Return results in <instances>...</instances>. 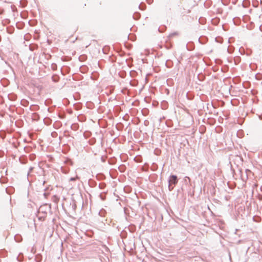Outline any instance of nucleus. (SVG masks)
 <instances>
[{"label": "nucleus", "mask_w": 262, "mask_h": 262, "mask_svg": "<svg viewBox=\"0 0 262 262\" xmlns=\"http://www.w3.org/2000/svg\"><path fill=\"white\" fill-rule=\"evenodd\" d=\"M178 183V179L176 176H171L169 180V189L171 190L173 187L171 186L172 185H175Z\"/></svg>", "instance_id": "obj_1"}, {"label": "nucleus", "mask_w": 262, "mask_h": 262, "mask_svg": "<svg viewBox=\"0 0 262 262\" xmlns=\"http://www.w3.org/2000/svg\"><path fill=\"white\" fill-rule=\"evenodd\" d=\"M101 5V2L99 0H97L95 2V4H94V7L97 8V9H98L100 8V6Z\"/></svg>", "instance_id": "obj_2"}]
</instances>
